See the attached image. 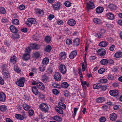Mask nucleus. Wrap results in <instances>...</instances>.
Segmentation results:
<instances>
[{
	"label": "nucleus",
	"instance_id": "nucleus-1",
	"mask_svg": "<svg viewBox=\"0 0 122 122\" xmlns=\"http://www.w3.org/2000/svg\"><path fill=\"white\" fill-rule=\"evenodd\" d=\"M25 81V78L22 77L19 80L18 79L17 81L16 82V83L18 86L23 87L24 86V82Z\"/></svg>",
	"mask_w": 122,
	"mask_h": 122
},
{
	"label": "nucleus",
	"instance_id": "nucleus-2",
	"mask_svg": "<svg viewBox=\"0 0 122 122\" xmlns=\"http://www.w3.org/2000/svg\"><path fill=\"white\" fill-rule=\"evenodd\" d=\"M36 22V20L34 18H30L28 19L27 22H26V24L27 25L30 26L32 24H35Z\"/></svg>",
	"mask_w": 122,
	"mask_h": 122
},
{
	"label": "nucleus",
	"instance_id": "nucleus-3",
	"mask_svg": "<svg viewBox=\"0 0 122 122\" xmlns=\"http://www.w3.org/2000/svg\"><path fill=\"white\" fill-rule=\"evenodd\" d=\"M40 108L42 111L45 112H47L49 109L47 104L45 103L41 104L40 106Z\"/></svg>",
	"mask_w": 122,
	"mask_h": 122
},
{
	"label": "nucleus",
	"instance_id": "nucleus-4",
	"mask_svg": "<svg viewBox=\"0 0 122 122\" xmlns=\"http://www.w3.org/2000/svg\"><path fill=\"white\" fill-rule=\"evenodd\" d=\"M98 54L101 56H104L106 54V50L103 49H100L97 51Z\"/></svg>",
	"mask_w": 122,
	"mask_h": 122
},
{
	"label": "nucleus",
	"instance_id": "nucleus-5",
	"mask_svg": "<svg viewBox=\"0 0 122 122\" xmlns=\"http://www.w3.org/2000/svg\"><path fill=\"white\" fill-rule=\"evenodd\" d=\"M59 70L63 74L65 73L66 71V67L64 65H61L59 67Z\"/></svg>",
	"mask_w": 122,
	"mask_h": 122
},
{
	"label": "nucleus",
	"instance_id": "nucleus-6",
	"mask_svg": "<svg viewBox=\"0 0 122 122\" xmlns=\"http://www.w3.org/2000/svg\"><path fill=\"white\" fill-rule=\"evenodd\" d=\"M94 7V5L93 2L89 1L88 4L87 5L86 9L87 12H89L90 9H93Z\"/></svg>",
	"mask_w": 122,
	"mask_h": 122
},
{
	"label": "nucleus",
	"instance_id": "nucleus-7",
	"mask_svg": "<svg viewBox=\"0 0 122 122\" xmlns=\"http://www.w3.org/2000/svg\"><path fill=\"white\" fill-rule=\"evenodd\" d=\"M55 80L56 81H60L61 78V75L58 72H56L54 76Z\"/></svg>",
	"mask_w": 122,
	"mask_h": 122
},
{
	"label": "nucleus",
	"instance_id": "nucleus-8",
	"mask_svg": "<svg viewBox=\"0 0 122 122\" xmlns=\"http://www.w3.org/2000/svg\"><path fill=\"white\" fill-rule=\"evenodd\" d=\"M2 72L3 76L5 78H8L10 77L9 73L6 69L3 70Z\"/></svg>",
	"mask_w": 122,
	"mask_h": 122
},
{
	"label": "nucleus",
	"instance_id": "nucleus-9",
	"mask_svg": "<svg viewBox=\"0 0 122 122\" xmlns=\"http://www.w3.org/2000/svg\"><path fill=\"white\" fill-rule=\"evenodd\" d=\"M6 99V96L3 92L0 93V101L1 102H5Z\"/></svg>",
	"mask_w": 122,
	"mask_h": 122
},
{
	"label": "nucleus",
	"instance_id": "nucleus-10",
	"mask_svg": "<svg viewBox=\"0 0 122 122\" xmlns=\"http://www.w3.org/2000/svg\"><path fill=\"white\" fill-rule=\"evenodd\" d=\"M111 95L113 96H116L118 95V93L117 90H111L109 92Z\"/></svg>",
	"mask_w": 122,
	"mask_h": 122
},
{
	"label": "nucleus",
	"instance_id": "nucleus-11",
	"mask_svg": "<svg viewBox=\"0 0 122 122\" xmlns=\"http://www.w3.org/2000/svg\"><path fill=\"white\" fill-rule=\"evenodd\" d=\"M38 87L42 90H44L45 87L44 84L41 82H38L37 83V85Z\"/></svg>",
	"mask_w": 122,
	"mask_h": 122
},
{
	"label": "nucleus",
	"instance_id": "nucleus-12",
	"mask_svg": "<svg viewBox=\"0 0 122 122\" xmlns=\"http://www.w3.org/2000/svg\"><path fill=\"white\" fill-rule=\"evenodd\" d=\"M66 57V53L65 52H62L60 54L59 58L61 60L65 59Z\"/></svg>",
	"mask_w": 122,
	"mask_h": 122
},
{
	"label": "nucleus",
	"instance_id": "nucleus-13",
	"mask_svg": "<svg viewBox=\"0 0 122 122\" xmlns=\"http://www.w3.org/2000/svg\"><path fill=\"white\" fill-rule=\"evenodd\" d=\"M32 91L33 93L36 95H37L39 93V91L36 87L34 86L32 88Z\"/></svg>",
	"mask_w": 122,
	"mask_h": 122
},
{
	"label": "nucleus",
	"instance_id": "nucleus-14",
	"mask_svg": "<svg viewBox=\"0 0 122 122\" xmlns=\"http://www.w3.org/2000/svg\"><path fill=\"white\" fill-rule=\"evenodd\" d=\"M41 79L42 81L44 83H46L47 81L48 77L46 74H44L42 76Z\"/></svg>",
	"mask_w": 122,
	"mask_h": 122
},
{
	"label": "nucleus",
	"instance_id": "nucleus-15",
	"mask_svg": "<svg viewBox=\"0 0 122 122\" xmlns=\"http://www.w3.org/2000/svg\"><path fill=\"white\" fill-rule=\"evenodd\" d=\"M10 28L11 31L13 33H16L18 31L16 28L13 25L10 26Z\"/></svg>",
	"mask_w": 122,
	"mask_h": 122
},
{
	"label": "nucleus",
	"instance_id": "nucleus-16",
	"mask_svg": "<svg viewBox=\"0 0 122 122\" xmlns=\"http://www.w3.org/2000/svg\"><path fill=\"white\" fill-rule=\"evenodd\" d=\"M117 117V115L113 113L110 115V118L111 120L114 121L116 120Z\"/></svg>",
	"mask_w": 122,
	"mask_h": 122
},
{
	"label": "nucleus",
	"instance_id": "nucleus-17",
	"mask_svg": "<svg viewBox=\"0 0 122 122\" xmlns=\"http://www.w3.org/2000/svg\"><path fill=\"white\" fill-rule=\"evenodd\" d=\"M76 23L75 21L73 19H71L69 20L67 22L68 24L72 26L74 25Z\"/></svg>",
	"mask_w": 122,
	"mask_h": 122
},
{
	"label": "nucleus",
	"instance_id": "nucleus-18",
	"mask_svg": "<svg viewBox=\"0 0 122 122\" xmlns=\"http://www.w3.org/2000/svg\"><path fill=\"white\" fill-rule=\"evenodd\" d=\"M77 54V52L76 51H72L69 55V57L72 59Z\"/></svg>",
	"mask_w": 122,
	"mask_h": 122
},
{
	"label": "nucleus",
	"instance_id": "nucleus-19",
	"mask_svg": "<svg viewBox=\"0 0 122 122\" xmlns=\"http://www.w3.org/2000/svg\"><path fill=\"white\" fill-rule=\"evenodd\" d=\"M104 9L103 8L101 7H97L96 9L97 13L99 14L102 13Z\"/></svg>",
	"mask_w": 122,
	"mask_h": 122
},
{
	"label": "nucleus",
	"instance_id": "nucleus-20",
	"mask_svg": "<svg viewBox=\"0 0 122 122\" xmlns=\"http://www.w3.org/2000/svg\"><path fill=\"white\" fill-rule=\"evenodd\" d=\"M74 45L75 46H78L80 43V39L78 38H76L75 39L73 42Z\"/></svg>",
	"mask_w": 122,
	"mask_h": 122
},
{
	"label": "nucleus",
	"instance_id": "nucleus-21",
	"mask_svg": "<svg viewBox=\"0 0 122 122\" xmlns=\"http://www.w3.org/2000/svg\"><path fill=\"white\" fill-rule=\"evenodd\" d=\"M94 22L97 24H102V20L99 19L97 18H94L93 19Z\"/></svg>",
	"mask_w": 122,
	"mask_h": 122
},
{
	"label": "nucleus",
	"instance_id": "nucleus-22",
	"mask_svg": "<svg viewBox=\"0 0 122 122\" xmlns=\"http://www.w3.org/2000/svg\"><path fill=\"white\" fill-rule=\"evenodd\" d=\"M106 15L107 18L110 20H113L114 19V15L112 13H107Z\"/></svg>",
	"mask_w": 122,
	"mask_h": 122
},
{
	"label": "nucleus",
	"instance_id": "nucleus-23",
	"mask_svg": "<svg viewBox=\"0 0 122 122\" xmlns=\"http://www.w3.org/2000/svg\"><path fill=\"white\" fill-rule=\"evenodd\" d=\"M31 46L33 49L38 50L40 48V46L37 44H33L31 45Z\"/></svg>",
	"mask_w": 122,
	"mask_h": 122
},
{
	"label": "nucleus",
	"instance_id": "nucleus-24",
	"mask_svg": "<svg viewBox=\"0 0 122 122\" xmlns=\"http://www.w3.org/2000/svg\"><path fill=\"white\" fill-rule=\"evenodd\" d=\"M55 110L60 114H62L63 113V112L62 110L59 107H55Z\"/></svg>",
	"mask_w": 122,
	"mask_h": 122
},
{
	"label": "nucleus",
	"instance_id": "nucleus-25",
	"mask_svg": "<svg viewBox=\"0 0 122 122\" xmlns=\"http://www.w3.org/2000/svg\"><path fill=\"white\" fill-rule=\"evenodd\" d=\"M107 45L108 42L104 41H102L100 42L99 44V46L102 47H105L107 46Z\"/></svg>",
	"mask_w": 122,
	"mask_h": 122
},
{
	"label": "nucleus",
	"instance_id": "nucleus-26",
	"mask_svg": "<svg viewBox=\"0 0 122 122\" xmlns=\"http://www.w3.org/2000/svg\"><path fill=\"white\" fill-rule=\"evenodd\" d=\"M114 56L116 58L121 57L122 56V52H118L115 54Z\"/></svg>",
	"mask_w": 122,
	"mask_h": 122
},
{
	"label": "nucleus",
	"instance_id": "nucleus-27",
	"mask_svg": "<svg viewBox=\"0 0 122 122\" xmlns=\"http://www.w3.org/2000/svg\"><path fill=\"white\" fill-rule=\"evenodd\" d=\"M23 108L26 111H27L30 108V106L26 103L23 104Z\"/></svg>",
	"mask_w": 122,
	"mask_h": 122
},
{
	"label": "nucleus",
	"instance_id": "nucleus-28",
	"mask_svg": "<svg viewBox=\"0 0 122 122\" xmlns=\"http://www.w3.org/2000/svg\"><path fill=\"white\" fill-rule=\"evenodd\" d=\"M58 105L59 107L63 109H65L66 108V105L62 102H60L58 103Z\"/></svg>",
	"mask_w": 122,
	"mask_h": 122
},
{
	"label": "nucleus",
	"instance_id": "nucleus-29",
	"mask_svg": "<svg viewBox=\"0 0 122 122\" xmlns=\"http://www.w3.org/2000/svg\"><path fill=\"white\" fill-rule=\"evenodd\" d=\"M30 55L28 54H25L23 55V59L24 60H27L30 59Z\"/></svg>",
	"mask_w": 122,
	"mask_h": 122
},
{
	"label": "nucleus",
	"instance_id": "nucleus-30",
	"mask_svg": "<svg viewBox=\"0 0 122 122\" xmlns=\"http://www.w3.org/2000/svg\"><path fill=\"white\" fill-rule=\"evenodd\" d=\"M36 14H40L41 15H43L44 14V12L42 10L39 9H36Z\"/></svg>",
	"mask_w": 122,
	"mask_h": 122
},
{
	"label": "nucleus",
	"instance_id": "nucleus-31",
	"mask_svg": "<svg viewBox=\"0 0 122 122\" xmlns=\"http://www.w3.org/2000/svg\"><path fill=\"white\" fill-rule=\"evenodd\" d=\"M54 120L58 122H60L62 120L61 118L57 116H56L53 117V118Z\"/></svg>",
	"mask_w": 122,
	"mask_h": 122
},
{
	"label": "nucleus",
	"instance_id": "nucleus-32",
	"mask_svg": "<svg viewBox=\"0 0 122 122\" xmlns=\"http://www.w3.org/2000/svg\"><path fill=\"white\" fill-rule=\"evenodd\" d=\"M53 8L54 9V10H58L59 9L60 6L59 4L56 3L53 5Z\"/></svg>",
	"mask_w": 122,
	"mask_h": 122
},
{
	"label": "nucleus",
	"instance_id": "nucleus-33",
	"mask_svg": "<svg viewBox=\"0 0 122 122\" xmlns=\"http://www.w3.org/2000/svg\"><path fill=\"white\" fill-rule=\"evenodd\" d=\"M16 56H13L11 57L10 59V61L11 62L13 63H15L16 62Z\"/></svg>",
	"mask_w": 122,
	"mask_h": 122
},
{
	"label": "nucleus",
	"instance_id": "nucleus-34",
	"mask_svg": "<svg viewBox=\"0 0 122 122\" xmlns=\"http://www.w3.org/2000/svg\"><path fill=\"white\" fill-rule=\"evenodd\" d=\"M105 100V99L104 97H100L97 98V101L98 103L102 102Z\"/></svg>",
	"mask_w": 122,
	"mask_h": 122
},
{
	"label": "nucleus",
	"instance_id": "nucleus-35",
	"mask_svg": "<svg viewBox=\"0 0 122 122\" xmlns=\"http://www.w3.org/2000/svg\"><path fill=\"white\" fill-rule=\"evenodd\" d=\"M108 63V61L106 59H103L100 61L101 64L103 65H106Z\"/></svg>",
	"mask_w": 122,
	"mask_h": 122
},
{
	"label": "nucleus",
	"instance_id": "nucleus-36",
	"mask_svg": "<svg viewBox=\"0 0 122 122\" xmlns=\"http://www.w3.org/2000/svg\"><path fill=\"white\" fill-rule=\"evenodd\" d=\"M51 47L50 45L47 46L45 49V51L46 52H49L50 51L51 49Z\"/></svg>",
	"mask_w": 122,
	"mask_h": 122
},
{
	"label": "nucleus",
	"instance_id": "nucleus-37",
	"mask_svg": "<svg viewBox=\"0 0 122 122\" xmlns=\"http://www.w3.org/2000/svg\"><path fill=\"white\" fill-rule=\"evenodd\" d=\"M15 117L17 119H20L21 120H23L24 119L22 116L20 114H16L15 115Z\"/></svg>",
	"mask_w": 122,
	"mask_h": 122
},
{
	"label": "nucleus",
	"instance_id": "nucleus-38",
	"mask_svg": "<svg viewBox=\"0 0 122 122\" xmlns=\"http://www.w3.org/2000/svg\"><path fill=\"white\" fill-rule=\"evenodd\" d=\"M20 37V35L19 34L17 33H14L12 36V38L14 39H15L18 38Z\"/></svg>",
	"mask_w": 122,
	"mask_h": 122
},
{
	"label": "nucleus",
	"instance_id": "nucleus-39",
	"mask_svg": "<svg viewBox=\"0 0 122 122\" xmlns=\"http://www.w3.org/2000/svg\"><path fill=\"white\" fill-rule=\"evenodd\" d=\"M7 110V108L5 105H1L0 107V111L2 112L5 111Z\"/></svg>",
	"mask_w": 122,
	"mask_h": 122
},
{
	"label": "nucleus",
	"instance_id": "nucleus-40",
	"mask_svg": "<svg viewBox=\"0 0 122 122\" xmlns=\"http://www.w3.org/2000/svg\"><path fill=\"white\" fill-rule=\"evenodd\" d=\"M49 61L48 58L47 57L43 59L42 61V63L44 65L47 64L48 63Z\"/></svg>",
	"mask_w": 122,
	"mask_h": 122
},
{
	"label": "nucleus",
	"instance_id": "nucleus-41",
	"mask_svg": "<svg viewBox=\"0 0 122 122\" xmlns=\"http://www.w3.org/2000/svg\"><path fill=\"white\" fill-rule=\"evenodd\" d=\"M108 7L111 10H115L116 9V6L114 5L113 4H111L109 5Z\"/></svg>",
	"mask_w": 122,
	"mask_h": 122
},
{
	"label": "nucleus",
	"instance_id": "nucleus-42",
	"mask_svg": "<svg viewBox=\"0 0 122 122\" xmlns=\"http://www.w3.org/2000/svg\"><path fill=\"white\" fill-rule=\"evenodd\" d=\"M61 86L64 88H66L68 86V84L67 82H65L62 83L61 84Z\"/></svg>",
	"mask_w": 122,
	"mask_h": 122
},
{
	"label": "nucleus",
	"instance_id": "nucleus-43",
	"mask_svg": "<svg viewBox=\"0 0 122 122\" xmlns=\"http://www.w3.org/2000/svg\"><path fill=\"white\" fill-rule=\"evenodd\" d=\"M14 69L15 71L18 73H20L21 71V70L16 66H14Z\"/></svg>",
	"mask_w": 122,
	"mask_h": 122
},
{
	"label": "nucleus",
	"instance_id": "nucleus-44",
	"mask_svg": "<svg viewBox=\"0 0 122 122\" xmlns=\"http://www.w3.org/2000/svg\"><path fill=\"white\" fill-rule=\"evenodd\" d=\"M101 87V85L100 84H95L93 86V88L95 89H97L100 88Z\"/></svg>",
	"mask_w": 122,
	"mask_h": 122
},
{
	"label": "nucleus",
	"instance_id": "nucleus-45",
	"mask_svg": "<svg viewBox=\"0 0 122 122\" xmlns=\"http://www.w3.org/2000/svg\"><path fill=\"white\" fill-rule=\"evenodd\" d=\"M45 41L47 43H49L50 41L51 38L49 36H47L45 38Z\"/></svg>",
	"mask_w": 122,
	"mask_h": 122
},
{
	"label": "nucleus",
	"instance_id": "nucleus-46",
	"mask_svg": "<svg viewBox=\"0 0 122 122\" xmlns=\"http://www.w3.org/2000/svg\"><path fill=\"white\" fill-rule=\"evenodd\" d=\"M19 21L17 19H15L13 20L12 21L13 24L15 25H18L19 23Z\"/></svg>",
	"mask_w": 122,
	"mask_h": 122
},
{
	"label": "nucleus",
	"instance_id": "nucleus-47",
	"mask_svg": "<svg viewBox=\"0 0 122 122\" xmlns=\"http://www.w3.org/2000/svg\"><path fill=\"white\" fill-rule=\"evenodd\" d=\"M40 71L41 72H43L45 70V67L44 65H41L39 67Z\"/></svg>",
	"mask_w": 122,
	"mask_h": 122
},
{
	"label": "nucleus",
	"instance_id": "nucleus-48",
	"mask_svg": "<svg viewBox=\"0 0 122 122\" xmlns=\"http://www.w3.org/2000/svg\"><path fill=\"white\" fill-rule=\"evenodd\" d=\"M0 12L3 14H5L6 12L5 8L2 7L0 8Z\"/></svg>",
	"mask_w": 122,
	"mask_h": 122
},
{
	"label": "nucleus",
	"instance_id": "nucleus-49",
	"mask_svg": "<svg viewBox=\"0 0 122 122\" xmlns=\"http://www.w3.org/2000/svg\"><path fill=\"white\" fill-rule=\"evenodd\" d=\"M107 80L105 79H102L99 80V82L103 83H106L107 82Z\"/></svg>",
	"mask_w": 122,
	"mask_h": 122
},
{
	"label": "nucleus",
	"instance_id": "nucleus-50",
	"mask_svg": "<svg viewBox=\"0 0 122 122\" xmlns=\"http://www.w3.org/2000/svg\"><path fill=\"white\" fill-rule=\"evenodd\" d=\"M21 113L22 115L21 116H22L24 119H26L27 118V117L25 112L23 111L21 112Z\"/></svg>",
	"mask_w": 122,
	"mask_h": 122
},
{
	"label": "nucleus",
	"instance_id": "nucleus-51",
	"mask_svg": "<svg viewBox=\"0 0 122 122\" xmlns=\"http://www.w3.org/2000/svg\"><path fill=\"white\" fill-rule=\"evenodd\" d=\"M95 36L97 37L98 38H100L103 37L102 34H101L100 33H97L95 34Z\"/></svg>",
	"mask_w": 122,
	"mask_h": 122
},
{
	"label": "nucleus",
	"instance_id": "nucleus-52",
	"mask_svg": "<svg viewBox=\"0 0 122 122\" xmlns=\"http://www.w3.org/2000/svg\"><path fill=\"white\" fill-rule=\"evenodd\" d=\"M105 71V69L104 68H102L98 71L99 73L102 74Z\"/></svg>",
	"mask_w": 122,
	"mask_h": 122
},
{
	"label": "nucleus",
	"instance_id": "nucleus-53",
	"mask_svg": "<svg viewBox=\"0 0 122 122\" xmlns=\"http://www.w3.org/2000/svg\"><path fill=\"white\" fill-rule=\"evenodd\" d=\"M65 5L67 7H68L71 5V3L69 1H66L65 3Z\"/></svg>",
	"mask_w": 122,
	"mask_h": 122
},
{
	"label": "nucleus",
	"instance_id": "nucleus-54",
	"mask_svg": "<svg viewBox=\"0 0 122 122\" xmlns=\"http://www.w3.org/2000/svg\"><path fill=\"white\" fill-rule=\"evenodd\" d=\"M52 91L53 93L55 95H57L59 93L58 90L56 89H54Z\"/></svg>",
	"mask_w": 122,
	"mask_h": 122
},
{
	"label": "nucleus",
	"instance_id": "nucleus-55",
	"mask_svg": "<svg viewBox=\"0 0 122 122\" xmlns=\"http://www.w3.org/2000/svg\"><path fill=\"white\" fill-rule=\"evenodd\" d=\"M29 114L31 116H32L34 113V111L32 110H29L28 112Z\"/></svg>",
	"mask_w": 122,
	"mask_h": 122
},
{
	"label": "nucleus",
	"instance_id": "nucleus-56",
	"mask_svg": "<svg viewBox=\"0 0 122 122\" xmlns=\"http://www.w3.org/2000/svg\"><path fill=\"white\" fill-rule=\"evenodd\" d=\"M66 43L67 44L70 45L72 43L71 40L69 39H67L66 40Z\"/></svg>",
	"mask_w": 122,
	"mask_h": 122
},
{
	"label": "nucleus",
	"instance_id": "nucleus-57",
	"mask_svg": "<svg viewBox=\"0 0 122 122\" xmlns=\"http://www.w3.org/2000/svg\"><path fill=\"white\" fill-rule=\"evenodd\" d=\"M99 120L101 122H104L106 121V119L104 117H101L99 119Z\"/></svg>",
	"mask_w": 122,
	"mask_h": 122
},
{
	"label": "nucleus",
	"instance_id": "nucleus-58",
	"mask_svg": "<svg viewBox=\"0 0 122 122\" xmlns=\"http://www.w3.org/2000/svg\"><path fill=\"white\" fill-rule=\"evenodd\" d=\"M107 78L109 80H112L114 79V77L113 76L109 75L108 76Z\"/></svg>",
	"mask_w": 122,
	"mask_h": 122
},
{
	"label": "nucleus",
	"instance_id": "nucleus-59",
	"mask_svg": "<svg viewBox=\"0 0 122 122\" xmlns=\"http://www.w3.org/2000/svg\"><path fill=\"white\" fill-rule=\"evenodd\" d=\"M100 88H101V89L103 91H104L106 90L107 88V86L106 85L103 86H101V87H100Z\"/></svg>",
	"mask_w": 122,
	"mask_h": 122
},
{
	"label": "nucleus",
	"instance_id": "nucleus-60",
	"mask_svg": "<svg viewBox=\"0 0 122 122\" xmlns=\"http://www.w3.org/2000/svg\"><path fill=\"white\" fill-rule=\"evenodd\" d=\"M54 17V16L53 15H50L48 16V19L50 20H51Z\"/></svg>",
	"mask_w": 122,
	"mask_h": 122
},
{
	"label": "nucleus",
	"instance_id": "nucleus-61",
	"mask_svg": "<svg viewBox=\"0 0 122 122\" xmlns=\"http://www.w3.org/2000/svg\"><path fill=\"white\" fill-rule=\"evenodd\" d=\"M34 55L36 58H37L39 57L40 54L38 52H36L34 54Z\"/></svg>",
	"mask_w": 122,
	"mask_h": 122
},
{
	"label": "nucleus",
	"instance_id": "nucleus-62",
	"mask_svg": "<svg viewBox=\"0 0 122 122\" xmlns=\"http://www.w3.org/2000/svg\"><path fill=\"white\" fill-rule=\"evenodd\" d=\"M25 8L24 5H22L20 6L19 7V9L20 10H22L24 9Z\"/></svg>",
	"mask_w": 122,
	"mask_h": 122
},
{
	"label": "nucleus",
	"instance_id": "nucleus-63",
	"mask_svg": "<svg viewBox=\"0 0 122 122\" xmlns=\"http://www.w3.org/2000/svg\"><path fill=\"white\" fill-rule=\"evenodd\" d=\"M115 46L114 45H112L109 47V50L112 51H113L114 49Z\"/></svg>",
	"mask_w": 122,
	"mask_h": 122
},
{
	"label": "nucleus",
	"instance_id": "nucleus-64",
	"mask_svg": "<svg viewBox=\"0 0 122 122\" xmlns=\"http://www.w3.org/2000/svg\"><path fill=\"white\" fill-rule=\"evenodd\" d=\"M4 82L2 78L0 76V84L1 85H3L4 84Z\"/></svg>",
	"mask_w": 122,
	"mask_h": 122
}]
</instances>
